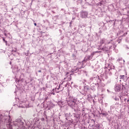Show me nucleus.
Instances as JSON below:
<instances>
[{
	"instance_id": "423d86ee",
	"label": "nucleus",
	"mask_w": 129,
	"mask_h": 129,
	"mask_svg": "<svg viewBox=\"0 0 129 129\" xmlns=\"http://www.w3.org/2000/svg\"><path fill=\"white\" fill-rule=\"evenodd\" d=\"M101 114L104 115V116H106L107 115V113H101Z\"/></svg>"
},
{
	"instance_id": "f257e3e1",
	"label": "nucleus",
	"mask_w": 129,
	"mask_h": 129,
	"mask_svg": "<svg viewBox=\"0 0 129 129\" xmlns=\"http://www.w3.org/2000/svg\"><path fill=\"white\" fill-rule=\"evenodd\" d=\"M75 101L74 100H71L68 102V104L69 105V106H71V107L74 106L76 104Z\"/></svg>"
},
{
	"instance_id": "4468645a",
	"label": "nucleus",
	"mask_w": 129,
	"mask_h": 129,
	"mask_svg": "<svg viewBox=\"0 0 129 129\" xmlns=\"http://www.w3.org/2000/svg\"><path fill=\"white\" fill-rule=\"evenodd\" d=\"M14 52H17V50L14 51Z\"/></svg>"
},
{
	"instance_id": "f8f14e48",
	"label": "nucleus",
	"mask_w": 129,
	"mask_h": 129,
	"mask_svg": "<svg viewBox=\"0 0 129 129\" xmlns=\"http://www.w3.org/2000/svg\"><path fill=\"white\" fill-rule=\"evenodd\" d=\"M5 36H7V33H5Z\"/></svg>"
},
{
	"instance_id": "dca6fc26",
	"label": "nucleus",
	"mask_w": 129,
	"mask_h": 129,
	"mask_svg": "<svg viewBox=\"0 0 129 129\" xmlns=\"http://www.w3.org/2000/svg\"><path fill=\"white\" fill-rule=\"evenodd\" d=\"M102 50H103V48H102Z\"/></svg>"
},
{
	"instance_id": "39448f33",
	"label": "nucleus",
	"mask_w": 129,
	"mask_h": 129,
	"mask_svg": "<svg viewBox=\"0 0 129 129\" xmlns=\"http://www.w3.org/2000/svg\"><path fill=\"white\" fill-rule=\"evenodd\" d=\"M104 42H105L104 40H103V39L101 40V41H100V44H101V45H102V44H104Z\"/></svg>"
},
{
	"instance_id": "f3484780",
	"label": "nucleus",
	"mask_w": 129,
	"mask_h": 129,
	"mask_svg": "<svg viewBox=\"0 0 129 129\" xmlns=\"http://www.w3.org/2000/svg\"><path fill=\"white\" fill-rule=\"evenodd\" d=\"M1 116H3V115H1Z\"/></svg>"
},
{
	"instance_id": "6e6552de",
	"label": "nucleus",
	"mask_w": 129,
	"mask_h": 129,
	"mask_svg": "<svg viewBox=\"0 0 129 129\" xmlns=\"http://www.w3.org/2000/svg\"><path fill=\"white\" fill-rule=\"evenodd\" d=\"M3 41H4V42H5V43H6V44H7V43H8V41H7L6 40V39H5V38H3Z\"/></svg>"
},
{
	"instance_id": "1a4fd4ad",
	"label": "nucleus",
	"mask_w": 129,
	"mask_h": 129,
	"mask_svg": "<svg viewBox=\"0 0 129 129\" xmlns=\"http://www.w3.org/2000/svg\"><path fill=\"white\" fill-rule=\"evenodd\" d=\"M100 51H95L94 53H99Z\"/></svg>"
},
{
	"instance_id": "0eeeda50",
	"label": "nucleus",
	"mask_w": 129,
	"mask_h": 129,
	"mask_svg": "<svg viewBox=\"0 0 129 129\" xmlns=\"http://www.w3.org/2000/svg\"><path fill=\"white\" fill-rule=\"evenodd\" d=\"M124 78V75H121L120 76V79H123Z\"/></svg>"
},
{
	"instance_id": "2eb2a0df",
	"label": "nucleus",
	"mask_w": 129,
	"mask_h": 129,
	"mask_svg": "<svg viewBox=\"0 0 129 129\" xmlns=\"http://www.w3.org/2000/svg\"><path fill=\"white\" fill-rule=\"evenodd\" d=\"M129 101V99L128 100H127V102H128Z\"/></svg>"
},
{
	"instance_id": "9d476101",
	"label": "nucleus",
	"mask_w": 129,
	"mask_h": 129,
	"mask_svg": "<svg viewBox=\"0 0 129 129\" xmlns=\"http://www.w3.org/2000/svg\"><path fill=\"white\" fill-rule=\"evenodd\" d=\"M34 26H37V24L36 23H34Z\"/></svg>"
},
{
	"instance_id": "f03ea898",
	"label": "nucleus",
	"mask_w": 129,
	"mask_h": 129,
	"mask_svg": "<svg viewBox=\"0 0 129 129\" xmlns=\"http://www.w3.org/2000/svg\"><path fill=\"white\" fill-rule=\"evenodd\" d=\"M115 91L117 92H119L120 91V85H117L115 88Z\"/></svg>"
},
{
	"instance_id": "20e7f679",
	"label": "nucleus",
	"mask_w": 129,
	"mask_h": 129,
	"mask_svg": "<svg viewBox=\"0 0 129 129\" xmlns=\"http://www.w3.org/2000/svg\"><path fill=\"white\" fill-rule=\"evenodd\" d=\"M87 12H83L82 13V16L83 17V18H86V17H87Z\"/></svg>"
},
{
	"instance_id": "7ed1b4c3",
	"label": "nucleus",
	"mask_w": 129,
	"mask_h": 129,
	"mask_svg": "<svg viewBox=\"0 0 129 129\" xmlns=\"http://www.w3.org/2000/svg\"><path fill=\"white\" fill-rule=\"evenodd\" d=\"M61 86V84H59V86L58 88H55V91L56 93H59L60 91H62V90H60V87Z\"/></svg>"
},
{
	"instance_id": "9b49d317",
	"label": "nucleus",
	"mask_w": 129,
	"mask_h": 129,
	"mask_svg": "<svg viewBox=\"0 0 129 129\" xmlns=\"http://www.w3.org/2000/svg\"><path fill=\"white\" fill-rule=\"evenodd\" d=\"M94 53L95 52H93V53H92V55H94Z\"/></svg>"
},
{
	"instance_id": "ddd939ff",
	"label": "nucleus",
	"mask_w": 129,
	"mask_h": 129,
	"mask_svg": "<svg viewBox=\"0 0 129 129\" xmlns=\"http://www.w3.org/2000/svg\"><path fill=\"white\" fill-rule=\"evenodd\" d=\"M38 72H41V71H39Z\"/></svg>"
}]
</instances>
